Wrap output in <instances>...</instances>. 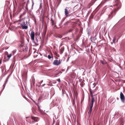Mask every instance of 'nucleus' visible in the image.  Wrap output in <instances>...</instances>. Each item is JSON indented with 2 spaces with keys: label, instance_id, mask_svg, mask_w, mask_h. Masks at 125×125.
<instances>
[{
  "label": "nucleus",
  "instance_id": "obj_1",
  "mask_svg": "<svg viewBox=\"0 0 125 125\" xmlns=\"http://www.w3.org/2000/svg\"><path fill=\"white\" fill-rule=\"evenodd\" d=\"M90 92L91 93V95L92 97V98L91 101V102H90L89 106V109L88 113L90 114L91 113L94 102L95 101L94 98L93 97L94 95L93 94L94 92L93 91L91 90L90 91Z\"/></svg>",
  "mask_w": 125,
  "mask_h": 125
},
{
  "label": "nucleus",
  "instance_id": "obj_2",
  "mask_svg": "<svg viewBox=\"0 0 125 125\" xmlns=\"http://www.w3.org/2000/svg\"><path fill=\"white\" fill-rule=\"evenodd\" d=\"M120 8L118 7L117 8H115L112 10L108 15V17L109 19H111L114 15H115L118 10Z\"/></svg>",
  "mask_w": 125,
  "mask_h": 125
},
{
  "label": "nucleus",
  "instance_id": "obj_3",
  "mask_svg": "<svg viewBox=\"0 0 125 125\" xmlns=\"http://www.w3.org/2000/svg\"><path fill=\"white\" fill-rule=\"evenodd\" d=\"M27 24V22L26 23L24 21L23 22L20 24V25L23 29H27L28 28V26L27 25H26Z\"/></svg>",
  "mask_w": 125,
  "mask_h": 125
},
{
  "label": "nucleus",
  "instance_id": "obj_4",
  "mask_svg": "<svg viewBox=\"0 0 125 125\" xmlns=\"http://www.w3.org/2000/svg\"><path fill=\"white\" fill-rule=\"evenodd\" d=\"M62 60H56L54 61L53 62V64L56 65H58L61 64Z\"/></svg>",
  "mask_w": 125,
  "mask_h": 125
},
{
  "label": "nucleus",
  "instance_id": "obj_5",
  "mask_svg": "<svg viewBox=\"0 0 125 125\" xmlns=\"http://www.w3.org/2000/svg\"><path fill=\"white\" fill-rule=\"evenodd\" d=\"M77 96V92L74 91V94H73L74 99H73V105L75 104V98H76Z\"/></svg>",
  "mask_w": 125,
  "mask_h": 125
},
{
  "label": "nucleus",
  "instance_id": "obj_6",
  "mask_svg": "<svg viewBox=\"0 0 125 125\" xmlns=\"http://www.w3.org/2000/svg\"><path fill=\"white\" fill-rule=\"evenodd\" d=\"M120 98L122 102L123 103H124L125 102V97L121 92L120 93Z\"/></svg>",
  "mask_w": 125,
  "mask_h": 125
},
{
  "label": "nucleus",
  "instance_id": "obj_7",
  "mask_svg": "<svg viewBox=\"0 0 125 125\" xmlns=\"http://www.w3.org/2000/svg\"><path fill=\"white\" fill-rule=\"evenodd\" d=\"M35 33L33 31H32L31 32V39L34 41V39Z\"/></svg>",
  "mask_w": 125,
  "mask_h": 125
},
{
  "label": "nucleus",
  "instance_id": "obj_8",
  "mask_svg": "<svg viewBox=\"0 0 125 125\" xmlns=\"http://www.w3.org/2000/svg\"><path fill=\"white\" fill-rule=\"evenodd\" d=\"M31 118L32 119L34 120L35 122H37L39 120L38 118L37 117L31 116Z\"/></svg>",
  "mask_w": 125,
  "mask_h": 125
},
{
  "label": "nucleus",
  "instance_id": "obj_9",
  "mask_svg": "<svg viewBox=\"0 0 125 125\" xmlns=\"http://www.w3.org/2000/svg\"><path fill=\"white\" fill-rule=\"evenodd\" d=\"M69 12L68 10L66 9H65V14L66 17H68V16Z\"/></svg>",
  "mask_w": 125,
  "mask_h": 125
},
{
  "label": "nucleus",
  "instance_id": "obj_10",
  "mask_svg": "<svg viewBox=\"0 0 125 125\" xmlns=\"http://www.w3.org/2000/svg\"><path fill=\"white\" fill-rule=\"evenodd\" d=\"M13 55V53L12 52L10 53V54H8V52H7V53L6 54V55H7V57H8V59H9L10 57H11L12 55Z\"/></svg>",
  "mask_w": 125,
  "mask_h": 125
},
{
  "label": "nucleus",
  "instance_id": "obj_11",
  "mask_svg": "<svg viewBox=\"0 0 125 125\" xmlns=\"http://www.w3.org/2000/svg\"><path fill=\"white\" fill-rule=\"evenodd\" d=\"M64 50V48L63 47H62L60 50V53L62 54Z\"/></svg>",
  "mask_w": 125,
  "mask_h": 125
},
{
  "label": "nucleus",
  "instance_id": "obj_12",
  "mask_svg": "<svg viewBox=\"0 0 125 125\" xmlns=\"http://www.w3.org/2000/svg\"><path fill=\"white\" fill-rule=\"evenodd\" d=\"M100 62L101 63L103 64H106L107 63L106 62L105 60H100Z\"/></svg>",
  "mask_w": 125,
  "mask_h": 125
},
{
  "label": "nucleus",
  "instance_id": "obj_13",
  "mask_svg": "<svg viewBox=\"0 0 125 125\" xmlns=\"http://www.w3.org/2000/svg\"><path fill=\"white\" fill-rule=\"evenodd\" d=\"M8 81V78L6 79V81H5V82L4 83V85H3V89L5 88V86L6 84L7 83V82Z\"/></svg>",
  "mask_w": 125,
  "mask_h": 125
},
{
  "label": "nucleus",
  "instance_id": "obj_14",
  "mask_svg": "<svg viewBox=\"0 0 125 125\" xmlns=\"http://www.w3.org/2000/svg\"><path fill=\"white\" fill-rule=\"evenodd\" d=\"M84 84V82H82L80 84V85L81 87H83V86Z\"/></svg>",
  "mask_w": 125,
  "mask_h": 125
},
{
  "label": "nucleus",
  "instance_id": "obj_15",
  "mask_svg": "<svg viewBox=\"0 0 125 125\" xmlns=\"http://www.w3.org/2000/svg\"><path fill=\"white\" fill-rule=\"evenodd\" d=\"M116 38L115 37H114L113 38V42L114 43H115V42Z\"/></svg>",
  "mask_w": 125,
  "mask_h": 125
},
{
  "label": "nucleus",
  "instance_id": "obj_16",
  "mask_svg": "<svg viewBox=\"0 0 125 125\" xmlns=\"http://www.w3.org/2000/svg\"><path fill=\"white\" fill-rule=\"evenodd\" d=\"M93 17H94V15L92 14H91L90 16V18L91 19H92L93 18Z\"/></svg>",
  "mask_w": 125,
  "mask_h": 125
},
{
  "label": "nucleus",
  "instance_id": "obj_17",
  "mask_svg": "<svg viewBox=\"0 0 125 125\" xmlns=\"http://www.w3.org/2000/svg\"><path fill=\"white\" fill-rule=\"evenodd\" d=\"M39 35H35L36 39V40L37 41L38 40V37L39 36Z\"/></svg>",
  "mask_w": 125,
  "mask_h": 125
},
{
  "label": "nucleus",
  "instance_id": "obj_18",
  "mask_svg": "<svg viewBox=\"0 0 125 125\" xmlns=\"http://www.w3.org/2000/svg\"><path fill=\"white\" fill-rule=\"evenodd\" d=\"M32 1V9H33V5L34 4V3L33 0H31Z\"/></svg>",
  "mask_w": 125,
  "mask_h": 125
},
{
  "label": "nucleus",
  "instance_id": "obj_19",
  "mask_svg": "<svg viewBox=\"0 0 125 125\" xmlns=\"http://www.w3.org/2000/svg\"><path fill=\"white\" fill-rule=\"evenodd\" d=\"M51 22L52 24V25H54V21L52 20V19H51Z\"/></svg>",
  "mask_w": 125,
  "mask_h": 125
},
{
  "label": "nucleus",
  "instance_id": "obj_20",
  "mask_svg": "<svg viewBox=\"0 0 125 125\" xmlns=\"http://www.w3.org/2000/svg\"><path fill=\"white\" fill-rule=\"evenodd\" d=\"M69 23V21H67L64 24L65 25H67Z\"/></svg>",
  "mask_w": 125,
  "mask_h": 125
},
{
  "label": "nucleus",
  "instance_id": "obj_21",
  "mask_svg": "<svg viewBox=\"0 0 125 125\" xmlns=\"http://www.w3.org/2000/svg\"><path fill=\"white\" fill-rule=\"evenodd\" d=\"M40 33H38V32H36L35 34V35H39Z\"/></svg>",
  "mask_w": 125,
  "mask_h": 125
},
{
  "label": "nucleus",
  "instance_id": "obj_22",
  "mask_svg": "<svg viewBox=\"0 0 125 125\" xmlns=\"http://www.w3.org/2000/svg\"><path fill=\"white\" fill-rule=\"evenodd\" d=\"M48 58L49 59H50L52 58V57L50 55H49L48 56Z\"/></svg>",
  "mask_w": 125,
  "mask_h": 125
},
{
  "label": "nucleus",
  "instance_id": "obj_23",
  "mask_svg": "<svg viewBox=\"0 0 125 125\" xmlns=\"http://www.w3.org/2000/svg\"><path fill=\"white\" fill-rule=\"evenodd\" d=\"M25 13H26L25 12H24L23 13H22L21 15L22 17V16H23L24 15V14H25Z\"/></svg>",
  "mask_w": 125,
  "mask_h": 125
},
{
  "label": "nucleus",
  "instance_id": "obj_24",
  "mask_svg": "<svg viewBox=\"0 0 125 125\" xmlns=\"http://www.w3.org/2000/svg\"><path fill=\"white\" fill-rule=\"evenodd\" d=\"M38 109L40 111H41V108H40V107L39 106H38Z\"/></svg>",
  "mask_w": 125,
  "mask_h": 125
},
{
  "label": "nucleus",
  "instance_id": "obj_25",
  "mask_svg": "<svg viewBox=\"0 0 125 125\" xmlns=\"http://www.w3.org/2000/svg\"><path fill=\"white\" fill-rule=\"evenodd\" d=\"M57 81L59 82H60L61 81V80L60 79H58L57 80Z\"/></svg>",
  "mask_w": 125,
  "mask_h": 125
},
{
  "label": "nucleus",
  "instance_id": "obj_26",
  "mask_svg": "<svg viewBox=\"0 0 125 125\" xmlns=\"http://www.w3.org/2000/svg\"><path fill=\"white\" fill-rule=\"evenodd\" d=\"M43 82V80H42V81H41V82H40V83H42V82Z\"/></svg>",
  "mask_w": 125,
  "mask_h": 125
},
{
  "label": "nucleus",
  "instance_id": "obj_27",
  "mask_svg": "<svg viewBox=\"0 0 125 125\" xmlns=\"http://www.w3.org/2000/svg\"><path fill=\"white\" fill-rule=\"evenodd\" d=\"M45 85V84H42V86H44V85Z\"/></svg>",
  "mask_w": 125,
  "mask_h": 125
},
{
  "label": "nucleus",
  "instance_id": "obj_28",
  "mask_svg": "<svg viewBox=\"0 0 125 125\" xmlns=\"http://www.w3.org/2000/svg\"><path fill=\"white\" fill-rule=\"evenodd\" d=\"M27 4H26V10L27 9Z\"/></svg>",
  "mask_w": 125,
  "mask_h": 125
},
{
  "label": "nucleus",
  "instance_id": "obj_29",
  "mask_svg": "<svg viewBox=\"0 0 125 125\" xmlns=\"http://www.w3.org/2000/svg\"><path fill=\"white\" fill-rule=\"evenodd\" d=\"M1 60H0V64H1Z\"/></svg>",
  "mask_w": 125,
  "mask_h": 125
},
{
  "label": "nucleus",
  "instance_id": "obj_30",
  "mask_svg": "<svg viewBox=\"0 0 125 125\" xmlns=\"http://www.w3.org/2000/svg\"><path fill=\"white\" fill-rule=\"evenodd\" d=\"M22 17V16L21 15H20V17H19V18H20V19H21V17Z\"/></svg>",
  "mask_w": 125,
  "mask_h": 125
},
{
  "label": "nucleus",
  "instance_id": "obj_31",
  "mask_svg": "<svg viewBox=\"0 0 125 125\" xmlns=\"http://www.w3.org/2000/svg\"><path fill=\"white\" fill-rule=\"evenodd\" d=\"M114 98H112V99H111V100H114Z\"/></svg>",
  "mask_w": 125,
  "mask_h": 125
},
{
  "label": "nucleus",
  "instance_id": "obj_32",
  "mask_svg": "<svg viewBox=\"0 0 125 125\" xmlns=\"http://www.w3.org/2000/svg\"><path fill=\"white\" fill-rule=\"evenodd\" d=\"M44 33H45V34H46V31H44Z\"/></svg>",
  "mask_w": 125,
  "mask_h": 125
},
{
  "label": "nucleus",
  "instance_id": "obj_33",
  "mask_svg": "<svg viewBox=\"0 0 125 125\" xmlns=\"http://www.w3.org/2000/svg\"><path fill=\"white\" fill-rule=\"evenodd\" d=\"M56 55H57V56H58V57H59V55L58 56V54H57Z\"/></svg>",
  "mask_w": 125,
  "mask_h": 125
},
{
  "label": "nucleus",
  "instance_id": "obj_34",
  "mask_svg": "<svg viewBox=\"0 0 125 125\" xmlns=\"http://www.w3.org/2000/svg\"><path fill=\"white\" fill-rule=\"evenodd\" d=\"M96 0H94V2H95V1H96Z\"/></svg>",
  "mask_w": 125,
  "mask_h": 125
},
{
  "label": "nucleus",
  "instance_id": "obj_35",
  "mask_svg": "<svg viewBox=\"0 0 125 125\" xmlns=\"http://www.w3.org/2000/svg\"><path fill=\"white\" fill-rule=\"evenodd\" d=\"M8 31H7V33H8Z\"/></svg>",
  "mask_w": 125,
  "mask_h": 125
},
{
  "label": "nucleus",
  "instance_id": "obj_36",
  "mask_svg": "<svg viewBox=\"0 0 125 125\" xmlns=\"http://www.w3.org/2000/svg\"><path fill=\"white\" fill-rule=\"evenodd\" d=\"M21 21V20H19V21Z\"/></svg>",
  "mask_w": 125,
  "mask_h": 125
},
{
  "label": "nucleus",
  "instance_id": "obj_37",
  "mask_svg": "<svg viewBox=\"0 0 125 125\" xmlns=\"http://www.w3.org/2000/svg\"><path fill=\"white\" fill-rule=\"evenodd\" d=\"M40 39H41V37H40Z\"/></svg>",
  "mask_w": 125,
  "mask_h": 125
},
{
  "label": "nucleus",
  "instance_id": "obj_38",
  "mask_svg": "<svg viewBox=\"0 0 125 125\" xmlns=\"http://www.w3.org/2000/svg\"><path fill=\"white\" fill-rule=\"evenodd\" d=\"M117 100H118V99H118V98H117Z\"/></svg>",
  "mask_w": 125,
  "mask_h": 125
},
{
  "label": "nucleus",
  "instance_id": "obj_39",
  "mask_svg": "<svg viewBox=\"0 0 125 125\" xmlns=\"http://www.w3.org/2000/svg\"><path fill=\"white\" fill-rule=\"evenodd\" d=\"M95 86V85H94V87Z\"/></svg>",
  "mask_w": 125,
  "mask_h": 125
},
{
  "label": "nucleus",
  "instance_id": "obj_40",
  "mask_svg": "<svg viewBox=\"0 0 125 125\" xmlns=\"http://www.w3.org/2000/svg\"><path fill=\"white\" fill-rule=\"evenodd\" d=\"M56 59H58V58H56Z\"/></svg>",
  "mask_w": 125,
  "mask_h": 125
},
{
  "label": "nucleus",
  "instance_id": "obj_41",
  "mask_svg": "<svg viewBox=\"0 0 125 125\" xmlns=\"http://www.w3.org/2000/svg\"><path fill=\"white\" fill-rule=\"evenodd\" d=\"M62 46V45H61V46Z\"/></svg>",
  "mask_w": 125,
  "mask_h": 125
}]
</instances>
